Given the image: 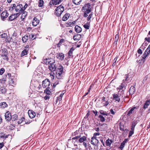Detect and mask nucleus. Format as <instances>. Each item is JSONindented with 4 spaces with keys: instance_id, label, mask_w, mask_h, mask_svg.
<instances>
[{
    "instance_id": "f257e3e1",
    "label": "nucleus",
    "mask_w": 150,
    "mask_h": 150,
    "mask_svg": "<svg viewBox=\"0 0 150 150\" xmlns=\"http://www.w3.org/2000/svg\"><path fill=\"white\" fill-rule=\"evenodd\" d=\"M133 74L132 73H129L126 74L124 78H125V79L123 80V82L125 81L127 83H128L130 82L132 80V78L133 76ZM125 86V85L123 83V82L122 83L121 85H120L119 87V89L120 91V90H124L122 89Z\"/></svg>"
},
{
    "instance_id": "f03ea898",
    "label": "nucleus",
    "mask_w": 150,
    "mask_h": 150,
    "mask_svg": "<svg viewBox=\"0 0 150 150\" xmlns=\"http://www.w3.org/2000/svg\"><path fill=\"white\" fill-rule=\"evenodd\" d=\"M63 67L62 65H59L57 68L56 72V77L58 79H62V74L63 72Z\"/></svg>"
},
{
    "instance_id": "7ed1b4c3",
    "label": "nucleus",
    "mask_w": 150,
    "mask_h": 150,
    "mask_svg": "<svg viewBox=\"0 0 150 150\" xmlns=\"http://www.w3.org/2000/svg\"><path fill=\"white\" fill-rule=\"evenodd\" d=\"M64 10V7L63 6L60 5L57 7L55 11V15L57 16H60L62 12Z\"/></svg>"
},
{
    "instance_id": "20e7f679",
    "label": "nucleus",
    "mask_w": 150,
    "mask_h": 150,
    "mask_svg": "<svg viewBox=\"0 0 150 150\" xmlns=\"http://www.w3.org/2000/svg\"><path fill=\"white\" fill-rule=\"evenodd\" d=\"M50 62V61L48 62L49 64H50L49 65V69L51 71H54L56 69V67L54 64L55 62L54 61L52 63Z\"/></svg>"
},
{
    "instance_id": "39448f33",
    "label": "nucleus",
    "mask_w": 150,
    "mask_h": 150,
    "mask_svg": "<svg viewBox=\"0 0 150 150\" xmlns=\"http://www.w3.org/2000/svg\"><path fill=\"white\" fill-rule=\"evenodd\" d=\"M86 141V137L85 136H83L80 137L78 140V142L80 143H83V145L86 147L87 146V143L85 142Z\"/></svg>"
},
{
    "instance_id": "423d86ee",
    "label": "nucleus",
    "mask_w": 150,
    "mask_h": 150,
    "mask_svg": "<svg viewBox=\"0 0 150 150\" xmlns=\"http://www.w3.org/2000/svg\"><path fill=\"white\" fill-rule=\"evenodd\" d=\"M42 86L44 88L49 87L50 82L48 79H46L42 81Z\"/></svg>"
},
{
    "instance_id": "0eeeda50",
    "label": "nucleus",
    "mask_w": 150,
    "mask_h": 150,
    "mask_svg": "<svg viewBox=\"0 0 150 150\" xmlns=\"http://www.w3.org/2000/svg\"><path fill=\"white\" fill-rule=\"evenodd\" d=\"M6 78H3L2 80H0V82L1 83H4L5 81H7L8 80H10L11 79L12 77L11 74L10 73H8L6 76Z\"/></svg>"
},
{
    "instance_id": "6e6552de",
    "label": "nucleus",
    "mask_w": 150,
    "mask_h": 150,
    "mask_svg": "<svg viewBox=\"0 0 150 150\" xmlns=\"http://www.w3.org/2000/svg\"><path fill=\"white\" fill-rule=\"evenodd\" d=\"M150 53V50H149V49H147L144 52L143 54L142 57V59L141 60L143 61V62H144L145 60V59L146 57Z\"/></svg>"
},
{
    "instance_id": "1a4fd4ad",
    "label": "nucleus",
    "mask_w": 150,
    "mask_h": 150,
    "mask_svg": "<svg viewBox=\"0 0 150 150\" xmlns=\"http://www.w3.org/2000/svg\"><path fill=\"white\" fill-rule=\"evenodd\" d=\"M9 15V14L6 11H4L1 15V19L3 20L4 21Z\"/></svg>"
},
{
    "instance_id": "9d476101",
    "label": "nucleus",
    "mask_w": 150,
    "mask_h": 150,
    "mask_svg": "<svg viewBox=\"0 0 150 150\" xmlns=\"http://www.w3.org/2000/svg\"><path fill=\"white\" fill-rule=\"evenodd\" d=\"M91 143L94 146H98L99 143L98 140L97 139L96 137H92L91 142Z\"/></svg>"
},
{
    "instance_id": "9b49d317",
    "label": "nucleus",
    "mask_w": 150,
    "mask_h": 150,
    "mask_svg": "<svg viewBox=\"0 0 150 150\" xmlns=\"http://www.w3.org/2000/svg\"><path fill=\"white\" fill-rule=\"evenodd\" d=\"M15 10L16 12H20L23 13L22 8V5L21 4H19L15 6Z\"/></svg>"
},
{
    "instance_id": "f8f14e48",
    "label": "nucleus",
    "mask_w": 150,
    "mask_h": 150,
    "mask_svg": "<svg viewBox=\"0 0 150 150\" xmlns=\"http://www.w3.org/2000/svg\"><path fill=\"white\" fill-rule=\"evenodd\" d=\"M5 116V119L6 121H9L11 120V113L8 111L6 112Z\"/></svg>"
},
{
    "instance_id": "ddd939ff",
    "label": "nucleus",
    "mask_w": 150,
    "mask_h": 150,
    "mask_svg": "<svg viewBox=\"0 0 150 150\" xmlns=\"http://www.w3.org/2000/svg\"><path fill=\"white\" fill-rule=\"evenodd\" d=\"M63 0H51L50 2V4L51 5H56L59 4Z\"/></svg>"
},
{
    "instance_id": "4468645a",
    "label": "nucleus",
    "mask_w": 150,
    "mask_h": 150,
    "mask_svg": "<svg viewBox=\"0 0 150 150\" xmlns=\"http://www.w3.org/2000/svg\"><path fill=\"white\" fill-rule=\"evenodd\" d=\"M112 96L114 100L117 101L118 102H119L120 100V96L119 95V93L118 94H113L112 95Z\"/></svg>"
},
{
    "instance_id": "2eb2a0df",
    "label": "nucleus",
    "mask_w": 150,
    "mask_h": 150,
    "mask_svg": "<svg viewBox=\"0 0 150 150\" xmlns=\"http://www.w3.org/2000/svg\"><path fill=\"white\" fill-rule=\"evenodd\" d=\"M28 113L29 117L31 118H34L36 115L35 112L31 110H28Z\"/></svg>"
},
{
    "instance_id": "dca6fc26",
    "label": "nucleus",
    "mask_w": 150,
    "mask_h": 150,
    "mask_svg": "<svg viewBox=\"0 0 150 150\" xmlns=\"http://www.w3.org/2000/svg\"><path fill=\"white\" fill-rule=\"evenodd\" d=\"M38 20L35 17L32 21V24L33 26H35L38 24Z\"/></svg>"
},
{
    "instance_id": "f3484780",
    "label": "nucleus",
    "mask_w": 150,
    "mask_h": 150,
    "mask_svg": "<svg viewBox=\"0 0 150 150\" xmlns=\"http://www.w3.org/2000/svg\"><path fill=\"white\" fill-rule=\"evenodd\" d=\"M135 91V88L134 86H132L129 90V94L131 95L133 94Z\"/></svg>"
},
{
    "instance_id": "a211bd4d",
    "label": "nucleus",
    "mask_w": 150,
    "mask_h": 150,
    "mask_svg": "<svg viewBox=\"0 0 150 150\" xmlns=\"http://www.w3.org/2000/svg\"><path fill=\"white\" fill-rule=\"evenodd\" d=\"M8 52L7 51H5L4 52V54H3L1 55L2 57H3V59L6 60V61H8V58L7 55Z\"/></svg>"
},
{
    "instance_id": "6ab92c4d",
    "label": "nucleus",
    "mask_w": 150,
    "mask_h": 150,
    "mask_svg": "<svg viewBox=\"0 0 150 150\" xmlns=\"http://www.w3.org/2000/svg\"><path fill=\"white\" fill-rule=\"evenodd\" d=\"M57 57L59 60H63L64 58V55L62 53H59L57 55Z\"/></svg>"
},
{
    "instance_id": "aec40b11",
    "label": "nucleus",
    "mask_w": 150,
    "mask_h": 150,
    "mask_svg": "<svg viewBox=\"0 0 150 150\" xmlns=\"http://www.w3.org/2000/svg\"><path fill=\"white\" fill-rule=\"evenodd\" d=\"M9 83V85L11 86H13L15 85V83L14 82V79H13V78H11V79L7 81Z\"/></svg>"
},
{
    "instance_id": "412c9836",
    "label": "nucleus",
    "mask_w": 150,
    "mask_h": 150,
    "mask_svg": "<svg viewBox=\"0 0 150 150\" xmlns=\"http://www.w3.org/2000/svg\"><path fill=\"white\" fill-rule=\"evenodd\" d=\"M70 14L69 13H66L62 18V20L64 21H66L69 18Z\"/></svg>"
},
{
    "instance_id": "4be33fe9",
    "label": "nucleus",
    "mask_w": 150,
    "mask_h": 150,
    "mask_svg": "<svg viewBox=\"0 0 150 150\" xmlns=\"http://www.w3.org/2000/svg\"><path fill=\"white\" fill-rule=\"evenodd\" d=\"M81 38V35L79 34H76L73 37L74 39L75 40H79Z\"/></svg>"
},
{
    "instance_id": "5701e85b",
    "label": "nucleus",
    "mask_w": 150,
    "mask_h": 150,
    "mask_svg": "<svg viewBox=\"0 0 150 150\" xmlns=\"http://www.w3.org/2000/svg\"><path fill=\"white\" fill-rule=\"evenodd\" d=\"M75 30L77 33H79L82 31V28L76 25L75 27Z\"/></svg>"
},
{
    "instance_id": "b1692460",
    "label": "nucleus",
    "mask_w": 150,
    "mask_h": 150,
    "mask_svg": "<svg viewBox=\"0 0 150 150\" xmlns=\"http://www.w3.org/2000/svg\"><path fill=\"white\" fill-rule=\"evenodd\" d=\"M7 90L4 87H1L0 88V93L4 94L6 92Z\"/></svg>"
},
{
    "instance_id": "393cba45",
    "label": "nucleus",
    "mask_w": 150,
    "mask_h": 150,
    "mask_svg": "<svg viewBox=\"0 0 150 150\" xmlns=\"http://www.w3.org/2000/svg\"><path fill=\"white\" fill-rule=\"evenodd\" d=\"M150 104V100H147L144 104L143 108L145 109L148 108V106Z\"/></svg>"
},
{
    "instance_id": "a878e982",
    "label": "nucleus",
    "mask_w": 150,
    "mask_h": 150,
    "mask_svg": "<svg viewBox=\"0 0 150 150\" xmlns=\"http://www.w3.org/2000/svg\"><path fill=\"white\" fill-rule=\"evenodd\" d=\"M28 49H24L23 51H22L21 54V56H24L25 55H26L28 53Z\"/></svg>"
},
{
    "instance_id": "bb28decb",
    "label": "nucleus",
    "mask_w": 150,
    "mask_h": 150,
    "mask_svg": "<svg viewBox=\"0 0 150 150\" xmlns=\"http://www.w3.org/2000/svg\"><path fill=\"white\" fill-rule=\"evenodd\" d=\"M8 105L5 102H2L0 104V107L1 108H4L7 107Z\"/></svg>"
},
{
    "instance_id": "cd10ccee",
    "label": "nucleus",
    "mask_w": 150,
    "mask_h": 150,
    "mask_svg": "<svg viewBox=\"0 0 150 150\" xmlns=\"http://www.w3.org/2000/svg\"><path fill=\"white\" fill-rule=\"evenodd\" d=\"M112 142V140L110 139H108L106 140V145L107 146H110Z\"/></svg>"
},
{
    "instance_id": "c85d7f7f",
    "label": "nucleus",
    "mask_w": 150,
    "mask_h": 150,
    "mask_svg": "<svg viewBox=\"0 0 150 150\" xmlns=\"http://www.w3.org/2000/svg\"><path fill=\"white\" fill-rule=\"evenodd\" d=\"M58 79L57 78L56 81L54 83L52 87L53 88L55 87L59 83L60 81H61L60 79Z\"/></svg>"
},
{
    "instance_id": "c756f323",
    "label": "nucleus",
    "mask_w": 150,
    "mask_h": 150,
    "mask_svg": "<svg viewBox=\"0 0 150 150\" xmlns=\"http://www.w3.org/2000/svg\"><path fill=\"white\" fill-rule=\"evenodd\" d=\"M28 35H25L22 38V40L23 42H26L28 39Z\"/></svg>"
},
{
    "instance_id": "7c9ffc66",
    "label": "nucleus",
    "mask_w": 150,
    "mask_h": 150,
    "mask_svg": "<svg viewBox=\"0 0 150 150\" xmlns=\"http://www.w3.org/2000/svg\"><path fill=\"white\" fill-rule=\"evenodd\" d=\"M82 0H73V2L75 5H79Z\"/></svg>"
},
{
    "instance_id": "2f4dec72",
    "label": "nucleus",
    "mask_w": 150,
    "mask_h": 150,
    "mask_svg": "<svg viewBox=\"0 0 150 150\" xmlns=\"http://www.w3.org/2000/svg\"><path fill=\"white\" fill-rule=\"evenodd\" d=\"M136 108V107H134L132 108L127 113V115L128 116H129L132 113L133 111Z\"/></svg>"
},
{
    "instance_id": "473e14b6",
    "label": "nucleus",
    "mask_w": 150,
    "mask_h": 150,
    "mask_svg": "<svg viewBox=\"0 0 150 150\" xmlns=\"http://www.w3.org/2000/svg\"><path fill=\"white\" fill-rule=\"evenodd\" d=\"M74 50V48L73 47H71L68 52L69 56V57L72 56L73 53V51Z\"/></svg>"
},
{
    "instance_id": "72a5a7b5",
    "label": "nucleus",
    "mask_w": 150,
    "mask_h": 150,
    "mask_svg": "<svg viewBox=\"0 0 150 150\" xmlns=\"http://www.w3.org/2000/svg\"><path fill=\"white\" fill-rule=\"evenodd\" d=\"M44 3V1L43 0H39L38 1V6L39 7H42Z\"/></svg>"
},
{
    "instance_id": "f704fd0d",
    "label": "nucleus",
    "mask_w": 150,
    "mask_h": 150,
    "mask_svg": "<svg viewBox=\"0 0 150 150\" xmlns=\"http://www.w3.org/2000/svg\"><path fill=\"white\" fill-rule=\"evenodd\" d=\"M17 115L16 114H14L13 115H11V120L12 121H15L17 119Z\"/></svg>"
},
{
    "instance_id": "c9c22d12",
    "label": "nucleus",
    "mask_w": 150,
    "mask_h": 150,
    "mask_svg": "<svg viewBox=\"0 0 150 150\" xmlns=\"http://www.w3.org/2000/svg\"><path fill=\"white\" fill-rule=\"evenodd\" d=\"M29 38L31 40H33L35 39L36 36L33 34H31L29 35Z\"/></svg>"
},
{
    "instance_id": "e433bc0d",
    "label": "nucleus",
    "mask_w": 150,
    "mask_h": 150,
    "mask_svg": "<svg viewBox=\"0 0 150 150\" xmlns=\"http://www.w3.org/2000/svg\"><path fill=\"white\" fill-rule=\"evenodd\" d=\"M23 13L22 14L21 16V18L24 19L27 16V12L26 11H23Z\"/></svg>"
},
{
    "instance_id": "4c0bfd02",
    "label": "nucleus",
    "mask_w": 150,
    "mask_h": 150,
    "mask_svg": "<svg viewBox=\"0 0 150 150\" xmlns=\"http://www.w3.org/2000/svg\"><path fill=\"white\" fill-rule=\"evenodd\" d=\"M136 125V123L135 121L133 122L131 126V130H134L135 127Z\"/></svg>"
},
{
    "instance_id": "58836bf2",
    "label": "nucleus",
    "mask_w": 150,
    "mask_h": 150,
    "mask_svg": "<svg viewBox=\"0 0 150 150\" xmlns=\"http://www.w3.org/2000/svg\"><path fill=\"white\" fill-rule=\"evenodd\" d=\"M98 117L100 118L101 122H103L105 121V118L102 115H99L98 116Z\"/></svg>"
},
{
    "instance_id": "ea45409f",
    "label": "nucleus",
    "mask_w": 150,
    "mask_h": 150,
    "mask_svg": "<svg viewBox=\"0 0 150 150\" xmlns=\"http://www.w3.org/2000/svg\"><path fill=\"white\" fill-rule=\"evenodd\" d=\"M83 27L86 29H89L90 27V23H86L83 25Z\"/></svg>"
},
{
    "instance_id": "a19ab883",
    "label": "nucleus",
    "mask_w": 150,
    "mask_h": 150,
    "mask_svg": "<svg viewBox=\"0 0 150 150\" xmlns=\"http://www.w3.org/2000/svg\"><path fill=\"white\" fill-rule=\"evenodd\" d=\"M15 6L16 4H13L12 5H11V6L9 7V10L10 11H12L14 9H15Z\"/></svg>"
},
{
    "instance_id": "79ce46f5",
    "label": "nucleus",
    "mask_w": 150,
    "mask_h": 150,
    "mask_svg": "<svg viewBox=\"0 0 150 150\" xmlns=\"http://www.w3.org/2000/svg\"><path fill=\"white\" fill-rule=\"evenodd\" d=\"M81 137V135L80 134L79 135L76 136L75 137L72 138V139H74V140L76 139V141H77V142H78V140L79 139L80 137Z\"/></svg>"
},
{
    "instance_id": "37998d69",
    "label": "nucleus",
    "mask_w": 150,
    "mask_h": 150,
    "mask_svg": "<svg viewBox=\"0 0 150 150\" xmlns=\"http://www.w3.org/2000/svg\"><path fill=\"white\" fill-rule=\"evenodd\" d=\"M50 88L49 87L46 88V90L45 91V92H46V94L47 95H50L51 93V92L50 91L49 89Z\"/></svg>"
},
{
    "instance_id": "c03bdc74",
    "label": "nucleus",
    "mask_w": 150,
    "mask_h": 150,
    "mask_svg": "<svg viewBox=\"0 0 150 150\" xmlns=\"http://www.w3.org/2000/svg\"><path fill=\"white\" fill-rule=\"evenodd\" d=\"M16 19V18H15V17L14 14L10 16L9 18V20L10 21H13V20L15 19Z\"/></svg>"
},
{
    "instance_id": "a18cd8bd",
    "label": "nucleus",
    "mask_w": 150,
    "mask_h": 150,
    "mask_svg": "<svg viewBox=\"0 0 150 150\" xmlns=\"http://www.w3.org/2000/svg\"><path fill=\"white\" fill-rule=\"evenodd\" d=\"M25 118L23 117H21L20 119L18 121V124L21 123L23 121H24Z\"/></svg>"
},
{
    "instance_id": "49530a36",
    "label": "nucleus",
    "mask_w": 150,
    "mask_h": 150,
    "mask_svg": "<svg viewBox=\"0 0 150 150\" xmlns=\"http://www.w3.org/2000/svg\"><path fill=\"white\" fill-rule=\"evenodd\" d=\"M119 93V95L121 97L122 96V97H123V96L124 94V90H120L118 92V93Z\"/></svg>"
},
{
    "instance_id": "de8ad7c7",
    "label": "nucleus",
    "mask_w": 150,
    "mask_h": 150,
    "mask_svg": "<svg viewBox=\"0 0 150 150\" xmlns=\"http://www.w3.org/2000/svg\"><path fill=\"white\" fill-rule=\"evenodd\" d=\"M99 112L101 114L103 115H104L107 116L108 115V114L106 112L102 110H100Z\"/></svg>"
},
{
    "instance_id": "09e8293b",
    "label": "nucleus",
    "mask_w": 150,
    "mask_h": 150,
    "mask_svg": "<svg viewBox=\"0 0 150 150\" xmlns=\"http://www.w3.org/2000/svg\"><path fill=\"white\" fill-rule=\"evenodd\" d=\"M125 145V144L124 143V142H122L121 144V145L120 146V148L121 149V150H122L123 149Z\"/></svg>"
},
{
    "instance_id": "8fccbe9b",
    "label": "nucleus",
    "mask_w": 150,
    "mask_h": 150,
    "mask_svg": "<svg viewBox=\"0 0 150 150\" xmlns=\"http://www.w3.org/2000/svg\"><path fill=\"white\" fill-rule=\"evenodd\" d=\"M93 13H91L87 18V20L88 21H90L92 17Z\"/></svg>"
},
{
    "instance_id": "3c124183",
    "label": "nucleus",
    "mask_w": 150,
    "mask_h": 150,
    "mask_svg": "<svg viewBox=\"0 0 150 150\" xmlns=\"http://www.w3.org/2000/svg\"><path fill=\"white\" fill-rule=\"evenodd\" d=\"M134 133V130H131L129 131L128 137H131L132 135Z\"/></svg>"
},
{
    "instance_id": "603ef678",
    "label": "nucleus",
    "mask_w": 150,
    "mask_h": 150,
    "mask_svg": "<svg viewBox=\"0 0 150 150\" xmlns=\"http://www.w3.org/2000/svg\"><path fill=\"white\" fill-rule=\"evenodd\" d=\"M102 103L103 105V106H107L109 104V103L108 102V100L105 101V102Z\"/></svg>"
},
{
    "instance_id": "864d4df0",
    "label": "nucleus",
    "mask_w": 150,
    "mask_h": 150,
    "mask_svg": "<svg viewBox=\"0 0 150 150\" xmlns=\"http://www.w3.org/2000/svg\"><path fill=\"white\" fill-rule=\"evenodd\" d=\"M1 37L2 38H6L7 35L6 33H4L1 35Z\"/></svg>"
},
{
    "instance_id": "5fc2aeb1",
    "label": "nucleus",
    "mask_w": 150,
    "mask_h": 150,
    "mask_svg": "<svg viewBox=\"0 0 150 150\" xmlns=\"http://www.w3.org/2000/svg\"><path fill=\"white\" fill-rule=\"evenodd\" d=\"M22 13H21L20 12H18L17 13L14 14V15L15 17V18H16L18 17L19 15Z\"/></svg>"
},
{
    "instance_id": "6e6d98bb",
    "label": "nucleus",
    "mask_w": 150,
    "mask_h": 150,
    "mask_svg": "<svg viewBox=\"0 0 150 150\" xmlns=\"http://www.w3.org/2000/svg\"><path fill=\"white\" fill-rule=\"evenodd\" d=\"M91 12V8H89V7H88V9H86V11H85V13L87 14H88Z\"/></svg>"
},
{
    "instance_id": "4d7b16f0",
    "label": "nucleus",
    "mask_w": 150,
    "mask_h": 150,
    "mask_svg": "<svg viewBox=\"0 0 150 150\" xmlns=\"http://www.w3.org/2000/svg\"><path fill=\"white\" fill-rule=\"evenodd\" d=\"M28 6V5L27 4H26L23 7L22 6V10L23 12V11H24L25 10L26 8Z\"/></svg>"
},
{
    "instance_id": "13d9d810",
    "label": "nucleus",
    "mask_w": 150,
    "mask_h": 150,
    "mask_svg": "<svg viewBox=\"0 0 150 150\" xmlns=\"http://www.w3.org/2000/svg\"><path fill=\"white\" fill-rule=\"evenodd\" d=\"M5 71V70L4 68H2L0 70V75H2Z\"/></svg>"
},
{
    "instance_id": "bf43d9fd",
    "label": "nucleus",
    "mask_w": 150,
    "mask_h": 150,
    "mask_svg": "<svg viewBox=\"0 0 150 150\" xmlns=\"http://www.w3.org/2000/svg\"><path fill=\"white\" fill-rule=\"evenodd\" d=\"M119 38V35H118L117 34L115 36V42H117V41L118 40Z\"/></svg>"
},
{
    "instance_id": "052dcab7",
    "label": "nucleus",
    "mask_w": 150,
    "mask_h": 150,
    "mask_svg": "<svg viewBox=\"0 0 150 150\" xmlns=\"http://www.w3.org/2000/svg\"><path fill=\"white\" fill-rule=\"evenodd\" d=\"M5 134L2 132L0 133V139L4 138V137Z\"/></svg>"
},
{
    "instance_id": "680f3d73",
    "label": "nucleus",
    "mask_w": 150,
    "mask_h": 150,
    "mask_svg": "<svg viewBox=\"0 0 150 150\" xmlns=\"http://www.w3.org/2000/svg\"><path fill=\"white\" fill-rule=\"evenodd\" d=\"M100 133L99 132L95 133L93 134V137H96L97 136H98L100 135Z\"/></svg>"
},
{
    "instance_id": "e2e57ef3",
    "label": "nucleus",
    "mask_w": 150,
    "mask_h": 150,
    "mask_svg": "<svg viewBox=\"0 0 150 150\" xmlns=\"http://www.w3.org/2000/svg\"><path fill=\"white\" fill-rule=\"evenodd\" d=\"M4 146V144L3 142L0 143V149H1Z\"/></svg>"
},
{
    "instance_id": "0e129e2a",
    "label": "nucleus",
    "mask_w": 150,
    "mask_h": 150,
    "mask_svg": "<svg viewBox=\"0 0 150 150\" xmlns=\"http://www.w3.org/2000/svg\"><path fill=\"white\" fill-rule=\"evenodd\" d=\"M50 77L52 80H53L54 79V75L53 74H52V73L51 74Z\"/></svg>"
},
{
    "instance_id": "69168bd1",
    "label": "nucleus",
    "mask_w": 150,
    "mask_h": 150,
    "mask_svg": "<svg viewBox=\"0 0 150 150\" xmlns=\"http://www.w3.org/2000/svg\"><path fill=\"white\" fill-rule=\"evenodd\" d=\"M92 112L95 114V116H97L98 115V112L97 111H94L93 110L92 111Z\"/></svg>"
},
{
    "instance_id": "338daca9",
    "label": "nucleus",
    "mask_w": 150,
    "mask_h": 150,
    "mask_svg": "<svg viewBox=\"0 0 150 150\" xmlns=\"http://www.w3.org/2000/svg\"><path fill=\"white\" fill-rule=\"evenodd\" d=\"M145 40L148 42H150V37H149L148 38H145Z\"/></svg>"
},
{
    "instance_id": "774afa93",
    "label": "nucleus",
    "mask_w": 150,
    "mask_h": 150,
    "mask_svg": "<svg viewBox=\"0 0 150 150\" xmlns=\"http://www.w3.org/2000/svg\"><path fill=\"white\" fill-rule=\"evenodd\" d=\"M107 100V98H106L105 97H103L102 98V103L105 102V101Z\"/></svg>"
}]
</instances>
